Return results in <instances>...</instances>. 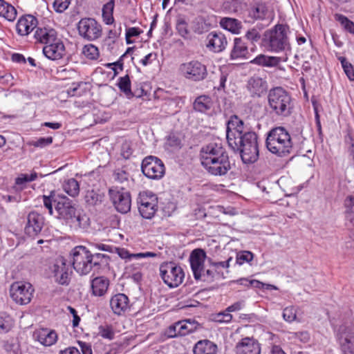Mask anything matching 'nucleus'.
<instances>
[{
	"label": "nucleus",
	"mask_w": 354,
	"mask_h": 354,
	"mask_svg": "<svg viewBox=\"0 0 354 354\" xmlns=\"http://www.w3.org/2000/svg\"><path fill=\"white\" fill-rule=\"evenodd\" d=\"M141 169L143 174L151 179H160L165 172L162 161L156 156H149L142 162Z\"/></svg>",
	"instance_id": "10"
},
{
	"label": "nucleus",
	"mask_w": 354,
	"mask_h": 354,
	"mask_svg": "<svg viewBox=\"0 0 354 354\" xmlns=\"http://www.w3.org/2000/svg\"><path fill=\"white\" fill-rule=\"evenodd\" d=\"M62 187L64 192L72 197H75L79 194L80 185L75 178L67 180L64 183Z\"/></svg>",
	"instance_id": "41"
},
{
	"label": "nucleus",
	"mask_w": 354,
	"mask_h": 354,
	"mask_svg": "<svg viewBox=\"0 0 354 354\" xmlns=\"http://www.w3.org/2000/svg\"><path fill=\"white\" fill-rule=\"evenodd\" d=\"M109 196L118 212L126 214L130 211L131 196L124 188L112 187L109 189Z\"/></svg>",
	"instance_id": "15"
},
{
	"label": "nucleus",
	"mask_w": 354,
	"mask_h": 354,
	"mask_svg": "<svg viewBox=\"0 0 354 354\" xmlns=\"http://www.w3.org/2000/svg\"><path fill=\"white\" fill-rule=\"evenodd\" d=\"M268 102L271 112L281 117H287L291 114L292 98L290 94L282 87L278 86L269 91Z\"/></svg>",
	"instance_id": "5"
},
{
	"label": "nucleus",
	"mask_w": 354,
	"mask_h": 354,
	"mask_svg": "<svg viewBox=\"0 0 354 354\" xmlns=\"http://www.w3.org/2000/svg\"><path fill=\"white\" fill-rule=\"evenodd\" d=\"M37 177V175L35 172L30 174H22L16 178L15 188L17 190H21L25 187L26 183L35 180Z\"/></svg>",
	"instance_id": "43"
},
{
	"label": "nucleus",
	"mask_w": 354,
	"mask_h": 354,
	"mask_svg": "<svg viewBox=\"0 0 354 354\" xmlns=\"http://www.w3.org/2000/svg\"><path fill=\"white\" fill-rule=\"evenodd\" d=\"M114 179L116 182L120 183L128 184L129 179V174L124 170L118 169L114 172Z\"/></svg>",
	"instance_id": "53"
},
{
	"label": "nucleus",
	"mask_w": 354,
	"mask_h": 354,
	"mask_svg": "<svg viewBox=\"0 0 354 354\" xmlns=\"http://www.w3.org/2000/svg\"><path fill=\"white\" fill-rule=\"evenodd\" d=\"M110 306L115 315H121L129 308V298L124 294H116L111 298Z\"/></svg>",
	"instance_id": "27"
},
{
	"label": "nucleus",
	"mask_w": 354,
	"mask_h": 354,
	"mask_svg": "<svg viewBox=\"0 0 354 354\" xmlns=\"http://www.w3.org/2000/svg\"><path fill=\"white\" fill-rule=\"evenodd\" d=\"M65 47L60 39L52 42L43 48L44 55L49 59L58 60L63 57Z\"/></svg>",
	"instance_id": "24"
},
{
	"label": "nucleus",
	"mask_w": 354,
	"mask_h": 354,
	"mask_svg": "<svg viewBox=\"0 0 354 354\" xmlns=\"http://www.w3.org/2000/svg\"><path fill=\"white\" fill-rule=\"evenodd\" d=\"M251 16L255 19H263L265 18V10L263 7H257L251 12Z\"/></svg>",
	"instance_id": "63"
},
{
	"label": "nucleus",
	"mask_w": 354,
	"mask_h": 354,
	"mask_svg": "<svg viewBox=\"0 0 354 354\" xmlns=\"http://www.w3.org/2000/svg\"><path fill=\"white\" fill-rule=\"evenodd\" d=\"M32 337L44 346H50L55 344L58 339L57 333L47 328H39L34 331Z\"/></svg>",
	"instance_id": "21"
},
{
	"label": "nucleus",
	"mask_w": 354,
	"mask_h": 354,
	"mask_svg": "<svg viewBox=\"0 0 354 354\" xmlns=\"http://www.w3.org/2000/svg\"><path fill=\"white\" fill-rule=\"evenodd\" d=\"M334 17L346 31L354 35V22L342 14L337 13L334 15Z\"/></svg>",
	"instance_id": "44"
},
{
	"label": "nucleus",
	"mask_w": 354,
	"mask_h": 354,
	"mask_svg": "<svg viewBox=\"0 0 354 354\" xmlns=\"http://www.w3.org/2000/svg\"><path fill=\"white\" fill-rule=\"evenodd\" d=\"M77 347H68L60 351L59 354H93L91 344L82 341H77Z\"/></svg>",
	"instance_id": "34"
},
{
	"label": "nucleus",
	"mask_w": 354,
	"mask_h": 354,
	"mask_svg": "<svg viewBox=\"0 0 354 354\" xmlns=\"http://www.w3.org/2000/svg\"><path fill=\"white\" fill-rule=\"evenodd\" d=\"M244 123L237 115H232L227 123L226 138L234 151H239L245 163L254 162L259 157L257 136L253 131L244 132Z\"/></svg>",
	"instance_id": "1"
},
{
	"label": "nucleus",
	"mask_w": 354,
	"mask_h": 354,
	"mask_svg": "<svg viewBox=\"0 0 354 354\" xmlns=\"http://www.w3.org/2000/svg\"><path fill=\"white\" fill-rule=\"evenodd\" d=\"M82 53L87 59L91 60H97L100 57L98 48L92 44L85 45L83 47Z\"/></svg>",
	"instance_id": "45"
},
{
	"label": "nucleus",
	"mask_w": 354,
	"mask_h": 354,
	"mask_svg": "<svg viewBox=\"0 0 354 354\" xmlns=\"http://www.w3.org/2000/svg\"><path fill=\"white\" fill-rule=\"evenodd\" d=\"M44 206L53 215L54 210L57 212L55 216L65 221L71 228L77 230L86 229L89 225V218L76 209L73 201L68 197L57 192L52 191L48 196H42Z\"/></svg>",
	"instance_id": "2"
},
{
	"label": "nucleus",
	"mask_w": 354,
	"mask_h": 354,
	"mask_svg": "<svg viewBox=\"0 0 354 354\" xmlns=\"http://www.w3.org/2000/svg\"><path fill=\"white\" fill-rule=\"evenodd\" d=\"M266 142L268 149L278 156H287L292 149L290 135L282 127L272 129L268 133Z\"/></svg>",
	"instance_id": "4"
},
{
	"label": "nucleus",
	"mask_w": 354,
	"mask_h": 354,
	"mask_svg": "<svg viewBox=\"0 0 354 354\" xmlns=\"http://www.w3.org/2000/svg\"><path fill=\"white\" fill-rule=\"evenodd\" d=\"M15 321L6 313H0V335L6 334L11 330L14 326Z\"/></svg>",
	"instance_id": "38"
},
{
	"label": "nucleus",
	"mask_w": 354,
	"mask_h": 354,
	"mask_svg": "<svg viewBox=\"0 0 354 354\" xmlns=\"http://www.w3.org/2000/svg\"><path fill=\"white\" fill-rule=\"evenodd\" d=\"M69 3V0H55L53 6L57 12H62L68 8Z\"/></svg>",
	"instance_id": "58"
},
{
	"label": "nucleus",
	"mask_w": 354,
	"mask_h": 354,
	"mask_svg": "<svg viewBox=\"0 0 354 354\" xmlns=\"http://www.w3.org/2000/svg\"><path fill=\"white\" fill-rule=\"evenodd\" d=\"M220 24L223 28L234 34H239L242 28L241 22L233 18H223Z\"/></svg>",
	"instance_id": "37"
},
{
	"label": "nucleus",
	"mask_w": 354,
	"mask_h": 354,
	"mask_svg": "<svg viewBox=\"0 0 354 354\" xmlns=\"http://www.w3.org/2000/svg\"><path fill=\"white\" fill-rule=\"evenodd\" d=\"M345 212L354 211V196H348L344 201Z\"/></svg>",
	"instance_id": "64"
},
{
	"label": "nucleus",
	"mask_w": 354,
	"mask_h": 354,
	"mask_svg": "<svg viewBox=\"0 0 354 354\" xmlns=\"http://www.w3.org/2000/svg\"><path fill=\"white\" fill-rule=\"evenodd\" d=\"M109 279L104 276L96 277L91 281V294L95 297H104L109 290Z\"/></svg>",
	"instance_id": "25"
},
{
	"label": "nucleus",
	"mask_w": 354,
	"mask_h": 354,
	"mask_svg": "<svg viewBox=\"0 0 354 354\" xmlns=\"http://www.w3.org/2000/svg\"><path fill=\"white\" fill-rule=\"evenodd\" d=\"M176 28L181 37L186 38L189 35L188 24L185 17H178L177 18Z\"/></svg>",
	"instance_id": "46"
},
{
	"label": "nucleus",
	"mask_w": 354,
	"mask_h": 354,
	"mask_svg": "<svg viewBox=\"0 0 354 354\" xmlns=\"http://www.w3.org/2000/svg\"><path fill=\"white\" fill-rule=\"evenodd\" d=\"M236 354H260L261 347L254 339L245 337L236 344Z\"/></svg>",
	"instance_id": "23"
},
{
	"label": "nucleus",
	"mask_w": 354,
	"mask_h": 354,
	"mask_svg": "<svg viewBox=\"0 0 354 354\" xmlns=\"http://www.w3.org/2000/svg\"><path fill=\"white\" fill-rule=\"evenodd\" d=\"M338 60L340 62L344 71L348 78L351 81H354V69L353 65L348 62L346 58L344 57H338Z\"/></svg>",
	"instance_id": "47"
},
{
	"label": "nucleus",
	"mask_w": 354,
	"mask_h": 354,
	"mask_svg": "<svg viewBox=\"0 0 354 354\" xmlns=\"http://www.w3.org/2000/svg\"><path fill=\"white\" fill-rule=\"evenodd\" d=\"M179 326L180 325H179L178 322L169 326L165 330V335L169 338H173V337H176L178 336H180L179 331L180 330Z\"/></svg>",
	"instance_id": "55"
},
{
	"label": "nucleus",
	"mask_w": 354,
	"mask_h": 354,
	"mask_svg": "<svg viewBox=\"0 0 354 354\" xmlns=\"http://www.w3.org/2000/svg\"><path fill=\"white\" fill-rule=\"evenodd\" d=\"M248 48L247 44L241 38H235L234 39L233 48L230 53L232 59L247 58L248 55Z\"/></svg>",
	"instance_id": "29"
},
{
	"label": "nucleus",
	"mask_w": 354,
	"mask_h": 354,
	"mask_svg": "<svg viewBox=\"0 0 354 354\" xmlns=\"http://www.w3.org/2000/svg\"><path fill=\"white\" fill-rule=\"evenodd\" d=\"M99 333L102 337L109 339H112L114 337L113 330L109 326H100Z\"/></svg>",
	"instance_id": "60"
},
{
	"label": "nucleus",
	"mask_w": 354,
	"mask_h": 354,
	"mask_svg": "<svg viewBox=\"0 0 354 354\" xmlns=\"http://www.w3.org/2000/svg\"><path fill=\"white\" fill-rule=\"evenodd\" d=\"M250 287L258 289L277 290V288L272 284L264 283L256 279H250Z\"/></svg>",
	"instance_id": "54"
},
{
	"label": "nucleus",
	"mask_w": 354,
	"mask_h": 354,
	"mask_svg": "<svg viewBox=\"0 0 354 354\" xmlns=\"http://www.w3.org/2000/svg\"><path fill=\"white\" fill-rule=\"evenodd\" d=\"M232 319V315L226 310L223 312L216 314L214 320L219 323H230Z\"/></svg>",
	"instance_id": "57"
},
{
	"label": "nucleus",
	"mask_w": 354,
	"mask_h": 354,
	"mask_svg": "<svg viewBox=\"0 0 354 354\" xmlns=\"http://www.w3.org/2000/svg\"><path fill=\"white\" fill-rule=\"evenodd\" d=\"M281 62H282V59L280 57L260 54L251 60L250 63L263 67H275L279 64Z\"/></svg>",
	"instance_id": "30"
},
{
	"label": "nucleus",
	"mask_w": 354,
	"mask_h": 354,
	"mask_svg": "<svg viewBox=\"0 0 354 354\" xmlns=\"http://www.w3.org/2000/svg\"><path fill=\"white\" fill-rule=\"evenodd\" d=\"M50 270L57 283L60 285H68L69 283L72 271L69 265L66 264L63 258L57 259Z\"/></svg>",
	"instance_id": "16"
},
{
	"label": "nucleus",
	"mask_w": 354,
	"mask_h": 354,
	"mask_svg": "<svg viewBox=\"0 0 354 354\" xmlns=\"http://www.w3.org/2000/svg\"><path fill=\"white\" fill-rule=\"evenodd\" d=\"M213 105L211 97L208 95L197 97L193 104L194 109L200 113H207L211 110Z\"/></svg>",
	"instance_id": "32"
},
{
	"label": "nucleus",
	"mask_w": 354,
	"mask_h": 354,
	"mask_svg": "<svg viewBox=\"0 0 354 354\" xmlns=\"http://www.w3.org/2000/svg\"><path fill=\"white\" fill-rule=\"evenodd\" d=\"M80 35L88 41H94L102 35V26L93 18L82 19L77 24Z\"/></svg>",
	"instance_id": "12"
},
{
	"label": "nucleus",
	"mask_w": 354,
	"mask_h": 354,
	"mask_svg": "<svg viewBox=\"0 0 354 354\" xmlns=\"http://www.w3.org/2000/svg\"><path fill=\"white\" fill-rule=\"evenodd\" d=\"M206 253L203 249L194 250L189 257L191 268L196 280L212 281L214 279V272L205 266Z\"/></svg>",
	"instance_id": "6"
},
{
	"label": "nucleus",
	"mask_w": 354,
	"mask_h": 354,
	"mask_svg": "<svg viewBox=\"0 0 354 354\" xmlns=\"http://www.w3.org/2000/svg\"><path fill=\"white\" fill-rule=\"evenodd\" d=\"M205 169L214 176H224L231 169L228 155L209 162L208 165H203Z\"/></svg>",
	"instance_id": "20"
},
{
	"label": "nucleus",
	"mask_w": 354,
	"mask_h": 354,
	"mask_svg": "<svg viewBox=\"0 0 354 354\" xmlns=\"http://www.w3.org/2000/svg\"><path fill=\"white\" fill-rule=\"evenodd\" d=\"M194 354H216L217 346L208 339L198 341L194 347Z\"/></svg>",
	"instance_id": "31"
},
{
	"label": "nucleus",
	"mask_w": 354,
	"mask_h": 354,
	"mask_svg": "<svg viewBox=\"0 0 354 354\" xmlns=\"http://www.w3.org/2000/svg\"><path fill=\"white\" fill-rule=\"evenodd\" d=\"M226 155H227V153L221 145L209 143L203 147L201 150L200 159L201 165L203 166L208 165L209 162Z\"/></svg>",
	"instance_id": "17"
},
{
	"label": "nucleus",
	"mask_w": 354,
	"mask_h": 354,
	"mask_svg": "<svg viewBox=\"0 0 354 354\" xmlns=\"http://www.w3.org/2000/svg\"><path fill=\"white\" fill-rule=\"evenodd\" d=\"M227 45L225 35L221 32H210L206 38V47L214 53H221Z\"/></svg>",
	"instance_id": "19"
},
{
	"label": "nucleus",
	"mask_w": 354,
	"mask_h": 354,
	"mask_svg": "<svg viewBox=\"0 0 354 354\" xmlns=\"http://www.w3.org/2000/svg\"><path fill=\"white\" fill-rule=\"evenodd\" d=\"M117 254L118 256L126 260H131L132 259H141V258H149V257H157V254L152 252H139L136 254H132L129 252L128 250L125 248H117L116 249Z\"/></svg>",
	"instance_id": "35"
},
{
	"label": "nucleus",
	"mask_w": 354,
	"mask_h": 354,
	"mask_svg": "<svg viewBox=\"0 0 354 354\" xmlns=\"http://www.w3.org/2000/svg\"><path fill=\"white\" fill-rule=\"evenodd\" d=\"M180 336H185L189 333L195 332L199 327L200 324L194 319H184L178 321Z\"/></svg>",
	"instance_id": "36"
},
{
	"label": "nucleus",
	"mask_w": 354,
	"mask_h": 354,
	"mask_svg": "<svg viewBox=\"0 0 354 354\" xmlns=\"http://www.w3.org/2000/svg\"><path fill=\"white\" fill-rule=\"evenodd\" d=\"M53 142L52 137L39 138L37 140H33L30 142L32 146L35 147L44 148L46 146L50 145Z\"/></svg>",
	"instance_id": "56"
},
{
	"label": "nucleus",
	"mask_w": 354,
	"mask_h": 354,
	"mask_svg": "<svg viewBox=\"0 0 354 354\" xmlns=\"http://www.w3.org/2000/svg\"><path fill=\"white\" fill-rule=\"evenodd\" d=\"M35 39L45 46L56 41L58 38L57 31L50 27L38 28L34 35Z\"/></svg>",
	"instance_id": "26"
},
{
	"label": "nucleus",
	"mask_w": 354,
	"mask_h": 354,
	"mask_svg": "<svg viewBox=\"0 0 354 354\" xmlns=\"http://www.w3.org/2000/svg\"><path fill=\"white\" fill-rule=\"evenodd\" d=\"M44 225V217L37 212H30L27 216L25 233L29 237L35 239L41 232Z\"/></svg>",
	"instance_id": "18"
},
{
	"label": "nucleus",
	"mask_w": 354,
	"mask_h": 354,
	"mask_svg": "<svg viewBox=\"0 0 354 354\" xmlns=\"http://www.w3.org/2000/svg\"><path fill=\"white\" fill-rule=\"evenodd\" d=\"M138 204L140 215L150 219L157 211L158 198L151 192H143L139 194Z\"/></svg>",
	"instance_id": "11"
},
{
	"label": "nucleus",
	"mask_w": 354,
	"mask_h": 354,
	"mask_svg": "<svg viewBox=\"0 0 354 354\" xmlns=\"http://www.w3.org/2000/svg\"><path fill=\"white\" fill-rule=\"evenodd\" d=\"M344 143L348 156L354 160V134L350 131L344 137Z\"/></svg>",
	"instance_id": "48"
},
{
	"label": "nucleus",
	"mask_w": 354,
	"mask_h": 354,
	"mask_svg": "<svg viewBox=\"0 0 354 354\" xmlns=\"http://www.w3.org/2000/svg\"><path fill=\"white\" fill-rule=\"evenodd\" d=\"M337 336L343 354H354V325L340 326Z\"/></svg>",
	"instance_id": "14"
},
{
	"label": "nucleus",
	"mask_w": 354,
	"mask_h": 354,
	"mask_svg": "<svg viewBox=\"0 0 354 354\" xmlns=\"http://www.w3.org/2000/svg\"><path fill=\"white\" fill-rule=\"evenodd\" d=\"M248 88L252 95L261 96L267 90V83L261 77L254 76L248 80Z\"/></svg>",
	"instance_id": "28"
},
{
	"label": "nucleus",
	"mask_w": 354,
	"mask_h": 354,
	"mask_svg": "<svg viewBox=\"0 0 354 354\" xmlns=\"http://www.w3.org/2000/svg\"><path fill=\"white\" fill-rule=\"evenodd\" d=\"M37 18L31 15L21 16L16 24V31L20 36L28 35L37 26Z\"/></svg>",
	"instance_id": "22"
},
{
	"label": "nucleus",
	"mask_w": 354,
	"mask_h": 354,
	"mask_svg": "<svg viewBox=\"0 0 354 354\" xmlns=\"http://www.w3.org/2000/svg\"><path fill=\"white\" fill-rule=\"evenodd\" d=\"M166 146L170 147L171 151H176L181 149L183 145L179 137L171 134L167 138Z\"/></svg>",
	"instance_id": "49"
},
{
	"label": "nucleus",
	"mask_w": 354,
	"mask_h": 354,
	"mask_svg": "<svg viewBox=\"0 0 354 354\" xmlns=\"http://www.w3.org/2000/svg\"><path fill=\"white\" fill-rule=\"evenodd\" d=\"M16 8L5 0H0V17L8 21H14L17 17Z\"/></svg>",
	"instance_id": "33"
},
{
	"label": "nucleus",
	"mask_w": 354,
	"mask_h": 354,
	"mask_svg": "<svg viewBox=\"0 0 354 354\" xmlns=\"http://www.w3.org/2000/svg\"><path fill=\"white\" fill-rule=\"evenodd\" d=\"M117 86H118L120 91L124 93V95L128 98L132 97L133 96V93L131 91V80L129 75L119 77L118 80Z\"/></svg>",
	"instance_id": "40"
},
{
	"label": "nucleus",
	"mask_w": 354,
	"mask_h": 354,
	"mask_svg": "<svg viewBox=\"0 0 354 354\" xmlns=\"http://www.w3.org/2000/svg\"><path fill=\"white\" fill-rule=\"evenodd\" d=\"M86 203L91 206L100 204L104 199V194L94 189L88 190L84 196Z\"/></svg>",
	"instance_id": "39"
},
{
	"label": "nucleus",
	"mask_w": 354,
	"mask_h": 354,
	"mask_svg": "<svg viewBox=\"0 0 354 354\" xmlns=\"http://www.w3.org/2000/svg\"><path fill=\"white\" fill-rule=\"evenodd\" d=\"M72 264L74 270L80 275L88 274L93 266L92 254L84 246H77L71 252Z\"/></svg>",
	"instance_id": "7"
},
{
	"label": "nucleus",
	"mask_w": 354,
	"mask_h": 354,
	"mask_svg": "<svg viewBox=\"0 0 354 354\" xmlns=\"http://www.w3.org/2000/svg\"><path fill=\"white\" fill-rule=\"evenodd\" d=\"M245 37L252 42H256L261 38V35L257 29L252 28L246 32Z\"/></svg>",
	"instance_id": "62"
},
{
	"label": "nucleus",
	"mask_w": 354,
	"mask_h": 354,
	"mask_svg": "<svg viewBox=\"0 0 354 354\" xmlns=\"http://www.w3.org/2000/svg\"><path fill=\"white\" fill-rule=\"evenodd\" d=\"M159 270L161 279L169 287L176 288L183 283L185 272L183 268L175 263H162Z\"/></svg>",
	"instance_id": "8"
},
{
	"label": "nucleus",
	"mask_w": 354,
	"mask_h": 354,
	"mask_svg": "<svg viewBox=\"0 0 354 354\" xmlns=\"http://www.w3.org/2000/svg\"><path fill=\"white\" fill-rule=\"evenodd\" d=\"M34 289L30 283L17 281L12 284L10 290V297L18 304H28L32 299Z\"/></svg>",
	"instance_id": "13"
},
{
	"label": "nucleus",
	"mask_w": 354,
	"mask_h": 354,
	"mask_svg": "<svg viewBox=\"0 0 354 354\" xmlns=\"http://www.w3.org/2000/svg\"><path fill=\"white\" fill-rule=\"evenodd\" d=\"M254 258V254L250 251H241L236 255V262L241 266L245 263H250Z\"/></svg>",
	"instance_id": "50"
},
{
	"label": "nucleus",
	"mask_w": 354,
	"mask_h": 354,
	"mask_svg": "<svg viewBox=\"0 0 354 354\" xmlns=\"http://www.w3.org/2000/svg\"><path fill=\"white\" fill-rule=\"evenodd\" d=\"M108 259L109 257L107 255L95 253L92 254V264L93 267L99 268L102 265H105L108 263Z\"/></svg>",
	"instance_id": "52"
},
{
	"label": "nucleus",
	"mask_w": 354,
	"mask_h": 354,
	"mask_svg": "<svg viewBox=\"0 0 354 354\" xmlns=\"http://www.w3.org/2000/svg\"><path fill=\"white\" fill-rule=\"evenodd\" d=\"M290 30L283 24H277L264 32L262 46L274 53H286L290 50Z\"/></svg>",
	"instance_id": "3"
},
{
	"label": "nucleus",
	"mask_w": 354,
	"mask_h": 354,
	"mask_svg": "<svg viewBox=\"0 0 354 354\" xmlns=\"http://www.w3.org/2000/svg\"><path fill=\"white\" fill-rule=\"evenodd\" d=\"M114 9V1L110 0L102 8V17L104 22L107 25H111L114 22L113 12Z\"/></svg>",
	"instance_id": "42"
},
{
	"label": "nucleus",
	"mask_w": 354,
	"mask_h": 354,
	"mask_svg": "<svg viewBox=\"0 0 354 354\" xmlns=\"http://www.w3.org/2000/svg\"><path fill=\"white\" fill-rule=\"evenodd\" d=\"M143 31L137 27H131L126 29V41L127 44H131L130 38L139 36Z\"/></svg>",
	"instance_id": "59"
},
{
	"label": "nucleus",
	"mask_w": 354,
	"mask_h": 354,
	"mask_svg": "<svg viewBox=\"0 0 354 354\" xmlns=\"http://www.w3.org/2000/svg\"><path fill=\"white\" fill-rule=\"evenodd\" d=\"M122 32V27L120 26L118 30H110L108 32V36L106 39V41L109 42V45L111 44H113L115 42L116 39L120 35Z\"/></svg>",
	"instance_id": "61"
},
{
	"label": "nucleus",
	"mask_w": 354,
	"mask_h": 354,
	"mask_svg": "<svg viewBox=\"0 0 354 354\" xmlns=\"http://www.w3.org/2000/svg\"><path fill=\"white\" fill-rule=\"evenodd\" d=\"M283 318L287 322L291 323L297 319V309L294 306H288L283 309Z\"/></svg>",
	"instance_id": "51"
},
{
	"label": "nucleus",
	"mask_w": 354,
	"mask_h": 354,
	"mask_svg": "<svg viewBox=\"0 0 354 354\" xmlns=\"http://www.w3.org/2000/svg\"><path fill=\"white\" fill-rule=\"evenodd\" d=\"M178 70L185 78L194 82L203 80L207 75L205 66L196 60L181 64Z\"/></svg>",
	"instance_id": "9"
}]
</instances>
